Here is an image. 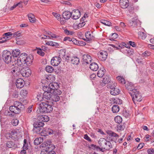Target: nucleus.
Instances as JSON below:
<instances>
[{
	"mask_svg": "<svg viewBox=\"0 0 154 154\" xmlns=\"http://www.w3.org/2000/svg\"><path fill=\"white\" fill-rule=\"evenodd\" d=\"M53 110L52 106L49 104L48 101H47L46 102H42L39 104V107L37 110V112L38 113H46L50 112Z\"/></svg>",
	"mask_w": 154,
	"mask_h": 154,
	"instance_id": "obj_1",
	"label": "nucleus"
},
{
	"mask_svg": "<svg viewBox=\"0 0 154 154\" xmlns=\"http://www.w3.org/2000/svg\"><path fill=\"white\" fill-rule=\"evenodd\" d=\"M49 120V117L46 116H39L37 118L36 121L33 124L34 127L41 128L44 125V122H47Z\"/></svg>",
	"mask_w": 154,
	"mask_h": 154,
	"instance_id": "obj_2",
	"label": "nucleus"
},
{
	"mask_svg": "<svg viewBox=\"0 0 154 154\" xmlns=\"http://www.w3.org/2000/svg\"><path fill=\"white\" fill-rule=\"evenodd\" d=\"M129 94L131 97L132 100L134 103L136 102H140L142 101L143 98L141 93L137 90L135 91L129 92Z\"/></svg>",
	"mask_w": 154,
	"mask_h": 154,
	"instance_id": "obj_3",
	"label": "nucleus"
},
{
	"mask_svg": "<svg viewBox=\"0 0 154 154\" xmlns=\"http://www.w3.org/2000/svg\"><path fill=\"white\" fill-rule=\"evenodd\" d=\"M27 55V54L24 53L21 54L14 63V64H17V66H24L26 63Z\"/></svg>",
	"mask_w": 154,
	"mask_h": 154,
	"instance_id": "obj_4",
	"label": "nucleus"
},
{
	"mask_svg": "<svg viewBox=\"0 0 154 154\" xmlns=\"http://www.w3.org/2000/svg\"><path fill=\"white\" fill-rule=\"evenodd\" d=\"M59 85L56 83H50L48 86L47 85L44 86L43 87V90L45 91H48L53 93L55 89H58Z\"/></svg>",
	"mask_w": 154,
	"mask_h": 154,
	"instance_id": "obj_5",
	"label": "nucleus"
},
{
	"mask_svg": "<svg viewBox=\"0 0 154 154\" xmlns=\"http://www.w3.org/2000/svg\"><path fill=\"white\" fill-rule=\"evenodd\" d=\"M20 53L18 49L13 50L12 51V55L10 56V65L14 66V63L17 59V57Z\"/></svg>",
	"mask_w": 154,
	"mask_h": 154,
	"instance_id": "obj_6",
	"label": "nucleus"
},
{
	"mask_svg": "<svg viewBox=\"0 0 154 154\" xmlns=\"http://www.w3.org/2000/svg\"><path fill=\"white\" fill-rule=\"evenodd\" d=\"M98 57L101 61H105L108 56V53L107 52L103 51H100L97 54Z\"/></svg>",
	"mask_w": 154,
	"mask_h": 154,
	"instance_id": "obj_7",
	"label": "nucleus"
},
{
	"mask_svg": "<svg viewBox=\"0 0 154 154\" xmlns=\"http://www.w3.org/2000/svg\"><path fill=\"white\" fill-rule=\"evenodd\" d=\"M18 67L17 66H15L11 68V73L12 75L14 76L13 77H12V81L13 82H14V81L15 79V77H17L18 75V73H19V69H18Z\"/></svg>",
	"mask_w": 154,
	"mask_h": 154,
	"instance_id": "obj_8",
	"label": "nucleus"
},
{
	"mask_svg": "<svg viewBox=\"0 0 154 154\" xmlns=\"http://www.w3.org/2000/svg\"><path fill=\"white\" fill-rule=\"evenodd\" d=\"M18 92L16 90V87L14 86H12V88L10 89V96L12 98H17L18 97L19 94Z\"/></svg>",
	"mask_w": 154,
	"mask_h": 154,
	"instance_id": "obj_9",
	"label": "nucleus"
},
{
	"mask_svg": "<svg viewBox=\"0 0 154 154\" xmlns=\"http://www.w3.org/2000/svg\"><path fill=\"white\" fill-rule=\"evenodd\" d=\"M61 61V59L60 57L55 56L52 58L51 63L53 66H57L60 63Z\"/></svg>",
	"mask_w": 154,
	"mask_h": 154,
	"instance_id": "obj_10",
	"label": "nucleus"
},
{
	"mask_svg": "<svg viewBox=\"0 0 154 154\" xmlns=\"http://www.w3.org/2000/svg\"><path fill=\"white\" fill-rule=\"evenodd\" d=\"M20 72L23 76L28 77L31 75V70L27 68H23L21 69Z\"/></svg>",
	"mask_w": 154,
	"mask_h": 154,
	"instance_id": "obj_11",
	"label": "nucleus"
},
{
	"mask_svg": "<svg viewBox=\"0 0 154 154\" xmlns=\"http://www.w3.org/2000/svg\"><path fill=\"white\" fill-rule=\"evenodd\" d=\"M72 18L74 20H77L81 16V13L78 9L74 10L71 12Z\"/></svg>",
	"mask_w": 154,
	"mask_h": 154,
	"instance_id": "obj_12",
	"label": "nucleus"
},
{
	"mask_svg": "<svg viewBox=\"0 0 154 154\" xmlns=\"http://www.w3.org/2000/svg\"><path fill=\"white\" fill-rule=\"evenodd\" d=\"M10 56V52L7 51H4L3 52L2 57L3 60L5 62L7 63L8 64L9 62V57Z\"/></svg>",
	"mask_w": 154,
	"mask_h": 154,
	"instance_id": "obj_13",
	"label": "nucleus"
},
{
	"mask_svg": "<svg viewBox=\"0 0 154 154\" xmlns=\"http://www.w3.org/2000/svg\"><path fill=\"white\" fill-rule=\"evenodd\" d=\"M139 20L136 17H133L129 20L128 25L132 27H136L139 23Z\"/></svg>",
	"mask_w": 154,
	"mask_h": 154,
	"instance_id": "obj_14",
	"label": "nucleus"
},
{
	"mask_svg": "<svg viewBox=\"0 0 154 154\" xmlns=\"http://www.w3.org/2000/svg\"><path fill=\"white\" fill-rule=\"evenodd\" d=\"M25 82L24 80L21 78L17 79L16 81L15 84L17 88H23Z\"/></svg>",
	"mask_w": 154,
	"mask_h": 154,
	"instance_id": "obj_15",
	"label": "nucleus"
},
{
	"mask_svg": "<svg viewBox=\"0 0 154 154\" xmlns=\"http://www.w3.org/2000/svg\"><path fill=\"white\" fill-rule=\"evenodd\" d=\"M53 133V131L51 128H45L42 129L41 136H46L49 134H52Z\"/></svg>",
	"mask_w": 154,
	"mask_h": 154,
	"instance_id": "obj_16",
	"label": "nucleus"
},
{
	"mask_svg": "<svg viewBox=\"0 0 154 154\" xmlns=\"http://www.w3.org/2000/svg\"><path fill=\"white\" fill-rule=\"evenodd\" d=\"M82 59L84 63L86 64L90 63L92 60L91 56L88 54H84L83 56Z\"/></svg>",
	"mask_w": 154,
	"mask_h": 154,
	"instance_id": "obj_17",
	"label": "nucleus"
},
{
	"mask_svg": "<svg viewBox=\"0 0 154 154\" xmlns=\"http://www.w3.org/2000/svg\"><path fill=\"white\" fill-rule=\"evenodd\" d=\"M119 4L122 8H126L129 6L128 0H120Z\"/></svg>",
	"mask_w": 154,
	"mask_h": 154,
	"instance_id": "obj_18",
	"label": "nucleus"
},
{
	"mask_svg": "<svg viewBox=\"0 0 154 154\" xmlns=\"http://www.w3.org/2000/svg\"><path fill=\"white\" fill-rule=\"evenodd\" d=\"M93 32L91 31H88L85 33V36L87 41H90L94 38V37L93 36Z\"/></svg>",
	"mask_w": 154,
	"mask_h": 154,
	"instance_id": "obj_19",
	"label": "nucleus"
},
{
	"mask_svg": "<svg viewBox=\"0 0 154 154\" xmlns=\"http://www.w3.org/2000/svg\"><path fill=\"white\" fill-rule=\"evenodd\" d=\"M126 87L129 92L135 91L137 90L135 89L133 84L131 82L128 83L126 85Z\"/></svg>",
	"mask_w": 154,
	"mask_h": 154,
	"instance_id": "obj_20",
	"label": "nucleus"
},
{
	"mask_svg": "<svg viewBox=\"0 0 154 154\" xmlns=\"http://www.w3.org/2000/svg\"><path fill=\"white\" fill-rule=\"evenodd\" d=\"M33 59V57L32 55H29L28 56L27 55L25 64L27 66H30L32 64Z\"/></svg>",
	"mask_w": 154,
	"mask_h": 154,
	"instance_id": "obj_21",
	"label": "nucleus"
},
{
	"mask_svg": "<svg viewBox=\"0 0 154 154\" xmlns=\"http://www.w3.org/2000/svg\"><path fill=\"white\" fill-rule=\"evenodd\" d=\"M44 97L45 99L48 100H51V97L53 94V93L50 92L48 91H44Z\"/></svg>",
	"mask_w": 154,
	"mask_h": 154,
	"instance_id": "obj_22",
	"label": "nucleus"
},
{
	"mask_svg": "<svg viewBox=\"0 0 154 154\" xmlns=\"http://www.w3.org/2000/svg\"><path fill=\"white\" fill-rule=\"evenodd\" d=\"M10 36V32L4 33L0 39V43L5 42L8 38V36Z\"/></svg>",
	"mask_w": 154,
	"mask_h": 154,
	"instance_id": "obj_23",
	"label": "nucleus"
},
{
	"mask_svg": "<svg viewBox=\"0 0 154 154\" xmlns=\"http://www.w3.org/2000/svg\"><path fill=\"white\" fill-rule=\"evenodd\" d=\"M62 16L64 19H68L72 17L71 13L69 11H64L62 14Z\"/></svg>",
	"mask_w": 154,
	"mask_h": 154,
	"instance_id": "obj_24",
	"label": "nucleus"
},
{
	"mask_svg": "<svg viewBox=\"0 0 154 154\" xmlns=\"http://www.w3.org/2000/svg\"><path fill=\"white\" fill-rule=\"evenodd\" d=\"M10 112L13 113H14V114H12V113L10 114V116H13L14 114H18L19 113V111L17 110V108H16L15 106H10Z\"/></svg>",
	"mask_w": 154,
	"mask_h": 154,
	"instance_id": "obj_25",
	"label": "nucleus"
},
{
	"mask_svg": "<svg viewBox=\"0 0 154 154\" xmlns=\"http://www.w3.org/2000/svg\"><path fill=\"white\" fill-rule=\"evenodd\" d=\"M90 68L92 71H96L98 69L99 67L96 63L93 62L90 64Z\"/></svg>",
	"mask_w": 154,
	"mask_h": 154,
	"instance_id": "obj_26",
	"label": "nucleus"
},
{
	"mask_svg": "<svg viewBox=\"0 0 154 154\" xmlns=\"http://www.w3.org/2000/svg\"><path fill=\"white\" fill-rule=\"evenodd\" d=\"M110 91L111 94L115 96L119 94L120 90H119L118 88L115 87L112 90H110Z\"/></svg>",
	"mask_w": 154,
	"mask_h": 154,
	"instance_id": "obj_27",
	"label": "nucleus"
},
{
	"mask_svg": "<svg viewBox=\"0 0 154 154\" xmlns=\"http://www.w3.org/2000/svg\"><path fill=\"white\" fill-rule=\"evenodd\" d=\"M105 70L103 68H100L98 70L97 74V75L98 77L101 78L104 75L105 72Z\"/></svg>",
	"mask_w": 154,
	"mask_h": 154,
	"instance_id": "obj_28",
	"label": "nucleus"
},
{
	"mask_svg": "<svg viewBox=\"0 0 154 154\" xmlns=\"http://www.w3.org/2000/svg\"><path fill=\"white\" fill-rule=\"evenodd\" d=\"M33 131L34 133L38 134H39L41 135L42 132V129L41 128H39L38 127H34L33 129Z\"/></svg>",
	"mask_w": 154,
	"mask_h": 154,
	"instance_id": "obj_29",
	"label": "nucleus"
},
{
	"mask_svg": "<svg viewBox=\"0 0 154 154\" xmlns=\"http://www.w3.org/2000/svg\"><path fill=\"white\" fill-rule=\"evenodd\" d=\"M60 99V97L56 94L53 93L51 100L52 101V103H53L54 102H56L58 101Z\"/></svg>",
	"mask_w": 154,
	"mask_h": 154,
	"instance_id": "obj_30",
	"label": "nucleus"
},
{
	"mask_svg": "<svg viewBox=\"0 0 154 154\" xmlns=\"http://www.w3.org/2000/svg\"><path fill=\"white\" fill-rule=\"evenodd\" d=\"M71 63L74 65H77L79 62V59L77 57H73L71 60Z\"/></svg>",
	"mask_w": 154,
	"mask_h": 154,
	"instance_id": "obj_31",
	"label": "nucleus"
},
{
	"mask_svg": "<svg viewBox=\"0 0 154 154\" xmlns=\"http://www.w3.org/2000/svg\"><path fill=\"white\" fill-rule=\"evenodd\" d=\"M28 17L29 21L31 23H34L36 21V19L34 15L32 13H30L28 15Z\"/></svg>",
	"mask_w": 154,
	"mask_h": 154,
	"instance_id": "obj_32",
	"label": "nucleus"
},
{
	"mask_svg": "<svg viewBox=\"0 0 154 154\" xmlns=\"http://www.w3.org/2000/svg\"><path fill=\"white\" fill-rule=\"evenodd\" d=\"M111 81L110 78L109 76L106 75L103 78V82L105 84H108L109 82L111 83Z\"/></svg>",
	"mask_w": 154,
	"mask_h": 154,
	"instance_id": "obj_33",
	"label": "nucleus"
},
{
	"mask_svg": "<svg viewBox=\"0 0 154 154\" xmlns=\"http://www.w3.org/2000/svg\"><path fill=\"white\" fill-rule=\"evenodd\" d=\"M43 140L42 138L41 137L36 138L34 141V143L35 145H38L40 144Z\"/></svg>",
	"mask_w": 154,
	"mask_h": 154,
	"instance_id": "obj_34",
	"label": "nucleus"
},
{
	"mask_svg": "<svg viewBox=\"0 0 154 154\" xmlns=\"http://www.w3.org/2000/svg\"><path fill=\"white\" fill-rule=\"evenodd\" d=\"M107 134L111 137H119L118 134L111 131H107L106 132Z\"/></svg>",
	"mask_w": 154,
	"mask_h": 154,
	"instance_id": "obj_35",
	"label": "nucleus"
},
{
	"mask_svg": "<svg viewBox=\"0 0 154 154\" xmlns=\"http://www.w3.org/2000/svg\"><path fill=\"white\" fill-rule=\"evenodd\" d=\"M112 110L113 113H117L119 110V107L118 105H114L112 108Z\"/></svg>",
	"mask_w": 154,
	"mask_h": 154,
	"instance_id": "obj_36",
	"label": "nucleus"
},
{
	"mask_svg": "<svg viewBox=\"0 0 154 154\" xmlns=\"http://www.w3.org/2000/svg\"><path fill=\"white\" fill-rule=\"evenodd\" d=\"M66 56L65 55V51L64 49H61L60 50L59 52V57H60L61 58L62 57V58L63 57H64Z\"/></svg>",
	"mask_w": 154,
	"mask_h": 154,
	"instance_id": "obj_37",
	"label": "nucleus"
},
{
	"mask_svg": "<svg viewBox=\"0 0 154 154\" xmlns=\"http://www.w3.org/2000/svg\"><path fill=\"white\" fill-rule=\"evenodd\" d=\"M106 142L105 143V144L106 146V148H104V149L106 150H109L110 148H112V145L109 141L106 140Z\"/></svg>",
	"mask_w": 154,
	"mask_h": 154,
	"instance_id": "obj_38",
	"label": "nucleus"
},
{
	"mask_svg": "<svg viewBox=\"0 0 154 154\" xmlns=\"http://www.w3.org/2000/svg\"><path fill=\"white\" fill-rule=\"evenodd\" d=\"M45 69L47 72L50 73L52 72L54 70L53 67L50 66H47L46 67Z\"/></svg>",
	"mask_w": 154,
	"mask_h": 154,
	"instance_id": "obj_39",
	"label": "nucleus"
},
{
	"mask_svg": "<svg viewBox=\"0 0 154 154\" xmlns=\"http://www.w3.org/2000/svg\"><path fill=\"white\" fill-rule=\"evenodd\" d=\"M100 22L106 26H110L111 25V22L106 20H101Z\"/></svg>",
	"mask_w": 154,
	"mask_h": 154,
	"instance_id": "obj_40",
	"label": "nucleus"
},
{
	"mask_svg": "<svg viewBox=\"0 0 154 154\" xmlns=\"http://www.w3.org/2000/svg\"><path fill=\"white\" fill-rule=\"evenodd\" d=\"M114 120L118 124H120L122 121V119L121 116H117L115 118Z\"/></svg>",
	"mask_w": 154,
	"mask_h": 154,
	"instance_id": "obj_41",
	"label": "nucleus"
},
{
	"mask_svg": "<svg viewBox=\"0 0 154 154\" xmlns=\"http://www.w3.org/2000/svg\"><path fill=\"white\" fill-rule=\"evenodd\" d=\"M20 33L19 31L15 32L13 33L10 32V37H18L20 35Z\"/></svg>",
	"mask_w": 154,
	"mask_h": 154,
	"instance_id": "obj_42",
	"label": "nucleus"
},
{
	"mask_svg": "<svg viewBox=\"0 0 154 154\" xmlns=\"http://www.w3.org/2000/svg\"><path fill=\"white\" fill-rule=\"evenodd\" d=\"M42 144L44 145V146H44L45 147V149H43V151H45L46 152H49L48 150H50V144H48V143H46V144H45V146H44L45 144Z\"/></svg>",
	"mask_w": 154,
	"mask_h": 154,
	"instance_id": "obj_43",
	"label": "nucleus"
},
{
	"mask_svg": "<svg viewBox=\"0 0 154 154\" xmlns=\"http://www.w3.org/2000/svg\"><path fill=\"white\" fill-rule=\"evenodd\" d=\"M28 92L25 90H22L20 92V95L22 97H26L27 94Z\"/></svg>",
	"mask_w": 154,
	"mask_h": 154,
	"instance_id": "obj_44",
	"label": "nucleus"
},
{
	"mask_svg": "<svg viewBox=\"0 0 154 154\" xmlns=\"http://www.w3.org/2000/svg\"><path fill=\"white\" fill-rule=\"evenodd\" d=\"M37 98L38 100L41 101L45 99L44 97V93H40L38 94L37 96Z\"/></svg>",
	"mask_w": 154,
	"mask_h": 154,
	"instance_id": "obj_45",
	"label": "nucleus"
},
{
	"mask_svg": "<svg viewBox=\"0 0 154 154\" xmlns=\"http://www.w3.org/2000/svg\"><path fill=\"white\" fill-rule=\"evenodd\" d=\"M17 109L19 111V112H20V110H23L25 108V106H24V104H23L21 102L20 103V105H19V106L17 108Z\"/></svg>",
	"mask_w": 154,
	"mask_h": 154,
	"instance_id": "obj_46",
	"label": "nucleus"
},
{
	"mask_svg": "<svg viewBox=\"0 0 154 154\" xmlns=\"http://www.w3.org/2000/svg\"><path fill=\"white\" fill-rule=\"evenodd\" d=\"M28 143L27 142V140L26 139L24 140V144L23 147V149L27 150L28 149Z\"/></svg>",
	"mask_w": 154,
	"mask_h": 154,
	"instance_id": "obj_47",
	"label": "nucleus"
},
{
	"mask_svg": "<svg viewBox=\"0 0 154 154\" xmlns=\"http://www.w3.org/2000/svg\"><path fill=\"white\" fill-rule=\"evenodd\" d=\"M11 122L12 125L13 126H16L18 125L19 123V121L17 119H14L11 121Z\"/></svg>",
	"mask_w": 154,
	"mask_h": 154,
	"instance_id": "obj_48",
	"label": "nucleus"
},
{
	"mask_svg": "<svg viewBox=\"0 0 154 154\" xmlns=\"http://www.w3.org/2000/svg\"><path fill=\"white\" fill-rule=\"evenodd\" d=\"M116 83H114L113 84V82H112V84H109L107 85V88H110L111 90H112V89H114L116 87Z\"/></svg>",
	"mask_w": 154,
	"mask_h": 154,
	"instance_id": "obj_49",
	"label": "nucleus"
},
{
	"mask_svg": "<svg viewBox=\"0 0 154 154\" xmlns=\"http://www.w3.org/2000/svg\"><path fill=\"white\" fill-rule=\"evenodd\" d=\"M10 148H12V149H14L17 147V145L13 142L10 141Z\"/></svg>",
	"mask_w": 154,
	"mask_h": 154,
	"instance_id": "obj_50",
	"label": "nucleus"
},
{
	"mask_svg": "<svg viewBox=\"0 0 154 154\" xmlns=\"http://www.w3.org/2000/svg\"><path fill=\"white\" fill-rule=\"evenodd\" d=\"M117 128L118 130L122 131L125 128V126L124 124L122 125H120V124H119V125H117Z\"/></svg>",
	"mask_w": 154,
	"mask_h": 154,
	"instance_id": "obj_51",
	"label": "nucleus"
},
{
	"mask_svg": "<svg viewBox=\"0 0 154 154\" xmlns=\"http://www.w3.org/2000/svg\"><path fill=\"white\" fill-rule=\"evenodd\" d=\"M151 53L148 51H145L142 53V55L143 57H147L151 55Z\"/></svg>",
	"mask_w": 154,
	"mask_h": 154,
	"instance_id": "obj_52",
	"label": "nucleus"
},
{
	"mask_svg": "<svg viewBox=\"0 0 154 154\" xmlns=\"http://www.w3.org/2000/svg\"><path fill=\"white\" fill-rule=\"evenodd\" d=\"M85 24V22L82 21L81 22H80V23L78 24V25L77 24L76 25L77 26V28L79 29L84 26Z\"/></svg>",
	"mask_w": 154,
	"mask_h": 154,
	"instance_id": "obj_53",
	"label": "nucleus"
},
{
	"mask_svg": "<svg viewBox=\"0 0 154 154\" xmlns=\"http://www.w3.org/2000/svg\"><path fill=\"white\" fill-rule=\"evenodd\" d=\"M37 49L38 50L37 51V53L42 56H44L45 54L42 51L41 48H38Z\"/></svg>",
	"mask_w": 154,
	"mask_h": 154,
	"instance_id": "obj_54",
	"label": "nucleus"
},
{
	"mask_svg": "<svg viewBox=\"0 0 154 154\" xmlns=\"http://www.w3.org/2000/svg\"><path fill=\"white\" fill-rule=\"evenodd\" d=\"M64 32L67 35H73L74 33V32L72 31H70L67 30V29H65L64 31Z\"/></svg>",
	"mask_w": 154,
	"mask_h": 154,
	"instance_id": "obj_55",
	"label": "nucleus"
},
{
	"mask_svg": "<svg viewBox=\"0 0 154 154\" xmlns=\"http://www.w3.org/2000/svg\"><path fill=\"white\" fill-rule=\"evenodd\" d=\"M61 93L62 92L60 90L58 89H55V91L54 92H53V93L55 94H56L58 95H60L61 94Z\"/></svg>",
	"mask_w": 154,
	"mask_h": 154,
	"instance_id": "obj_56",
	"label": "nucleus"
},
{
	"mask_svg": "<svg viewBox=\"0 0 154 154\" xmlns=\"http://www.w3.org/2000/svg\"><path fill=\"white\" fill-rule=\"evenodd\" d=\"M128 10L129 12L131 13L133 12V11L134 10V6L132 5H130L129 7L128 6Z\"/></svg>",
	"mask_w": 154,
	"mask_h": 154,
	"instance_id": "obj_57",
	"label": "nucleus"
},
{
	"mask_svg": "<svg viewBox=\"0 0 154 154\" xmlns=\"http://www.w3.org/2000/svg\"><path fill=\"white\" fill-rule=\"evenodd\" d=\"M141 37L142 39H145L146 37V35L143 32H140V33Z\"/></svg>",
	"mask_w": 154,
	"mask_h": 154,
	"instance_id": "obj_58",
	"label": "nucleus"
},
{
	"mask_svg": "<svg viewBox=\"0 0 154 154\" xmlns=\"http://www.w3.org/2000/svg\"><path fill=\"white\" fill-rule=\"evenodd\" d=\"M117 43H118V48L119 47L121 48H124L125 47H127L125 46L124 45H126V44H125L124 43L123 44H120L118 42H117Z\"/></svg>",
	"mask_w": 154,
	"mask_h": 154,
	"instance_id": "obj_59",
	"label": "nucleus"
},
{
	"mask_svg": "<svg viewBox=\"0 0 154 154\" xmlns=\"http://www.w3.org/2000/svg\"><path fill=\"white\" fill-rule=\"evenodd\" d=\"M72 38H70L69 37H65L64 38L63 41H67L68 42H72Z\"/></svg>",
	"mask_w": 154,
	"mask_h": 154,
	"instance_id": "obj_60",
	"label": "nucleus"
},
{
	"mask_svg": "<svg viewBox=\"0 0 154 154\" xmlns=\"http://www.w3.org/2000/svg\"><path fill=\"white\" fill-rule=\"evenodd\" d=\"M122 114L126 118L128 117L129 115V113L127 112L126 110L123 111Z\"/></svg>",
	"mask_w": 154,
	"mask_h": 154,
	"instance_id": "obj_61",
	"label": "nucleus"
},
{
	"mask_svg": "<svg viewBox=\"0 0 154 154\" xmlns=\"http://www.w3.org/2000/svg\"><path fill=\"white\" fill-rule=\"evenodd\" d=\"M84 138L89 142H91V140L87 134H85L84 136Z\"/></svg>",
	"mask_w": 154,
	"mask_h": 154,
	"instance_id": "obj_62",
	"label": "nucleus"
},
{
	"mask_svg": "<svg viewBox=\"0 0 154 154\" xmlns=\"http://www.w3.org/2000/svg\"><path fill=\"white\" fill-rule=\"evenodd\" d=\"M72 42L75 45H78L79 44V41L77 40L75 38H72Z\"/></svg>",
	"mask_w": 154,
	"mask_h": 154,
	"instance_id": "obj_63",
	"label": "nucleus"
},
{
	"mask_svg": "<svg viewBox=\"0 0 154 154\" xmlns=\"http://www.w3.org/2000/svg\"><path fill=\"white\" fill-rule=\"evenodd\" d=\"M147 152L149 154H154V149H148Z\"/></svg>",
	"mask_w": 154,
	"mask_h": 154,
	"instance_id": "obj_64",
	"label": "nucleus"
}]
</instances>
